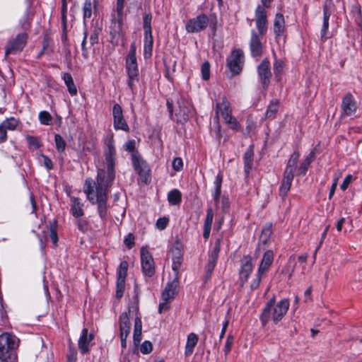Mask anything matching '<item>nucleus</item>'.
<instances>
[{
  "label": "nucleus",
  "mask_w": 362,
  "mask_h": 362,
  "mask_svg": "<svg viewBox=\"0 0 362 362\" xmlns=\"http://www.w3.org/2000/svg\"><path fill=\"white\" fill-rule=\"evenodd\" d=\"M273 0H261L255 12V20L257 33L252 30L250 40V50L252 57H260L263 53V44L261 37L267 33L268 28L267 8L271 6Z\"/></svg>",
  "instance_id": "f257e3e1"
},
{
  "label": "nucleus",
  "mask_w": 362,
  "mask_h": 362,
  "mask_svg": "<svg viewBox=\"0 0 362 362\" xmlns=\"http://www.w3.org/2000/svg\"><path fill=\"white\" fill-rule=\"evenodd\" d=\"M104 156L105 159L106 170H99L96 178V182H94V189L95 192H105L107 194L108 188L112 185L115 178V157L116 150L114 141L111 139L105 150Z\"/></svg>",
  "instance_id": "f03ea898"
},
{
  "label": "nucleus",
  "mask_w": 362,
  "mask_h": 362,
  "mask_svg": "<svg viewBox=\"0 0 362 362\" xmlns=\"http://www.w3.org/2000/svg\"><path fill=\"white\" fill-rule=\"evenodd\" d=\"M83 192L88 200L92 204H98V212L102 219H105L107 215V194L105 192H95L94 194V183L92 179H86L84 184Z\"/></svg>",
  "instance_id": "7ed1b4c3"
},
{
  "label": "nucleus",
  "mask_w": 362,
  "mask_h": 362,
  "mask_svg": "<svg viewBox=\"0 0 362 362\" xmlns=\"http://www.w3.org/2000/svg\"><path fill=\"white\" fill-rule=\"evenodd\" d=\"M126 70L128 75L127 84L132 90L135 82L139 81V69L136 58V45L132 42L126 59Z\"/></svg>",
  "instance_id": "20e7f679"
},
{
  "label": "nucleus",
  "mask_w": 362,
  "mask_h": 362,
  "mask_svg": "<svg viewBox=\"0 0 362 362\" xmlns=\"http://www.w3.org/2000/svg\"><path fill=\"white\" fill-rule=\"evenodd\" d=\"M274 256V252L271 250H267L264 253L259 266L257 269L256 277L252 280L250 284V288L252 291L256 290L259 287L262 276L264 274L267 272L273 263Z\"/></svg>",
  "instance_id": "39448f33"
},
{
  "label": "nucleus",
  "mask_w": 362,
  "mask_h": 362,
  "mask_svg": "<svg viewBox=\"0 0 362 362\" xmlns=\"http://www.w3.org/2000/svg\"><path fill=\"white\" fill-rule=\"evenodd\" d=\"M243 64L244 53L243 50L240 49L233 50L226 59V66L230 73L229 77L232 78L239 74L243 69Z\"/></svg>",
  "instance_id": "423d86ee"
},
{
  "label": "nucleus",
  "mask_w": 362,
  "mask_h": 362,
  "mask_svg": "<svg viewBox=\"0 0 362 362\" xmlns=\"http://www.w3.org/2000/svg\"><path fill=\"white\" fill-rule=\"evenodd\" d=\"M18 346V339L13 334L4 332L0 334V360H6L9 356V351L16 349Z\"/></svg>",
  "instance_id": "0eeeda50"
},
{
  "label": "nucleus",
  "mask_w": 362,
  "mask_h": 362,
  "mask_svg": "<svg viewBox=\"0 0 362 362\" xmlns=\"http://www.w3.org/2000/svg\"><path fill=\"white\" fill-rule=\"evenodd\" d=\"M231 112L232 110L230 107V104L228 100L225 97H223L222 98V101L216 104V115L221 113L226 123L230 125L231 129H239L240 125L237 119L233 117ZM217 117L218 115H216V117Z\"/></svg>",
  "instance_id": "6e6552de"
},
{
  "label": "nucleus",
  "mask_w": 362,
  "mask_h": 362,
  "mask_svg": "<svg viewBox=\"0 0 362 362\" xmlns=\"http://www.w3.org/2000/svg\"><path fill=\"white\" fill-rule=\"evenodd\" d=\"M209 23V18L205 13L189 19L186 25V31L189 33H197L205 30Z\"/></svg>",
  "instance_id": "1a4fd4ad"
},
{
  "label": "nucleus",
  "mask_w": 362,
  "mask_h": 362,
  "mask_svg": "<svg viewBox=\"0 0 362 362\" xmlns=\"http://www.w3.org/2000/svg\"><path fill=\"white\" fill-rule=\"evenodd\" d=\"M28 37L27 33H22L18 34L14 39L10 40L5 48L6 56L8 54H16L23 51L27 43Z\"/></svg>",
  "instance_id": "9d476101"
},
{
  "label": "nucleus",
  "mask_w": 362,
  "mask_h": 362,
  "mask_svg": "<svg viewBox=\"0 0 362 362\" xmlns=\"http://www.w3.org/2000/svg\"><path fill=\"white\" fill-rule=\"evenodd\" d=\"M131 307H129L128 311L122 313L119 317V337L121 340V346L125 348L127 346V338L131 331V322L129 315L132 313Z\"/></svg>",
  "instance_id": "9b49d317"
},
{
  "label": "nucleus",
  "mask_w": 362,
  "mask_h": 362,
  "mask_svg": "<svg viewBox=\"0 0 362 362\" xmlns=\"http://www.w3.org/2000/svg\"><path fill=\"white\" fill-rule=\"evenodd\" d=\"M221 250V240L217 239L215 242L213 250L209 255L208 262L204 267V279L207 281L211 277L216 265L218 254Z\"/></svg>",
  "instance_id": "f8f14e48"
},
{
  "label": "nucleus",
  "mask_w": 362,
  "mask_h": 362,
  "mask_svg": "<svg viewBox=\"0 0 362 362\" xmlns=\"http://www.w3.org/2000/svg\"><path fill=\"white\" fill-rule=\"evenodd\" d=\"M132 160L134 168L141 177V180L148 183L150 181V169L146 162L137 153L132 154Z\"/></svg>",
  "instance_id": "ddd939ff"
},
{
  "label": "nucleus",
  "mask_w": 362,
  "mask_h": 362,
  "mask_svg": "<svg viewBox=\"0 0 362 362\" xmlns=\"http://www.w3.org/2000/svg\"><path fill=\"white\" fill-rule=\"evenodd\" d=\"M141 263L144 274L151 277L155 274V264L153 258L150 252L142 247L141 249Z\"/></svg>",
  "instance_id": "4468645a"
},
{
  "label": "nucleus",
  "mask_w": 362,
  "mask_h": 362,
  "mask_svg": "<svg viewBox=\"0 0 362 362\" xmlns=\"http://www.w3.org/2000/svg\"><path fill=\"white\" fill-rule=\"evenodd\" d=\"M257 70L262 88L264 90H267L269 87L272 76L269 59L267 58L264 59L257 66Z\"/></svg>",
  "instance_id": "2eb2a0df"
},
{
  "label": "nucleus",
  "mask_w": 362,
  "mask_h": 362,
  "mask_svg": "<svg viewBox=\"0 0 362 362\" xmlns=\"http://www.w3.org/2000/svg\"><path fill=\"white\" fill-rule=\"evenodd\" d=\"M180 274H175L174 278L168 281L161 293L163 300L173 299L178 293Z\"/></svg>",
  "instance_id": "dca6fc26"
},
{
  "label": "nucleus",
  "mask_w": 362,
  "mask_h": 362,
  "mask_svg": "<svg viewBox=\"0 0 362 362\" xmlns=\"http://www.w3.org/2000/svg\"><path fill=\"white\" fill-rule=\"evenodd\" d=\"M127 269L128 263L126 261L122 262L117 270L116 297L118 299L121 298L124 294Z\"/></svg>",
  "instance_id": "f3484780"
},
{
  "label": "nucleus",
  "mask_w": 362,
  "mask_h": 362,
  "mask_svg": "<svg viewBox=\"0 0 362 362\" xmlns=\"http://www.w3.org/2000/svg\"><path fill=\"white\" fill-rule=\"evenodd\" d=\"M252 258L250 255H245L240 261L239 272L240 285L243 286L247 282L251 272L253 270Z\"/></svg>",
  "instance_id": "a211bd4d"
},
{
  "label": "nucleus",
  "mask_w": 362,
  "mask_h": 362,
  "mask_svg": "<svg viewBox=\"0 0 362 362\" xmlns=\"http://www.w3.org/2000/svg\"><path fill=\"white\" fill-rule=\"evenodd\" d=\"M112 116L114 119V127L115 129H121L129 132V127L124 118L122 109L119 104H115L112 108Z\"/></svg>",
  "instance_id": "6ab92c4d"
},
{
  "label": "nucleus",
  "mask_w": 362,
  "mask_h": 362,
  "mask_svg": "<svg viewBox=\"0 0 362 362\" xmlns=\"http://www.w3.org/2000/svg\"><path fill=\"white\" fill-rule=\"evenodd\" d=\"M124 2L125 0H117L116 11L117 14V19L114 21V30L110 31V35L112 36V40L115 39L117 35H119L122 30Z\"/></svg>",
  "instance_id": "aec40b11"
},
{
  "label": "nucleus",
  "mask_w": 362,
  "mask_h": 362,
  "mask_svg": "<svg viewBox=\"0 0 362 362\" xmlns=\"http://www.w3.org/2000/svg\"><path fill=\"white\" fill-rule=\"evenodd\" d=\"M357 110L356 103L351 93H348L342 99L341 110L342 116H351L355 114Z\"/></svg>",
  "instance_id": "412c9836"
},
{
  "label": "nucleus",
  "mask_w": 362,
  "mask_h": 362,
  "mask_svg": "<svg viewBox=\"0 0 362 362\" xmlns=\"http://www.w3.org/2000/svg\"><path fill=\"white\" fill-rule=\"evenodd\" d=\"M332 6V0H326L323 6V24L320 31V37L322 41L327 39L326 35L329 28V19L332 14L331 8Z\"/></svg>",
  "instance_id": "4be33fe9"
},
{
  "label": "nucleus",
  "mask_w": 362,
  "mask_h": 362,
  "mask_svg": "<svg viewBox=\"0 0 362 362\" xmlns=\"http://www.w3.org/2000/svg\"><path fill=\"white\" fill-rule=\"evenodd\" d=\"M289 305L290 303L288 299H283L274 305L272 321L274 324H277L283 319L289 308Z\"/></svg>",
  "instance_id": "5701e85b"
},
{
  "label": "nucleus",
  "mask_w": 362,
  "mask_h": 362,
  "mask_svg": "<svg viewBox=\"0 0 362 362\" xmlns=\"http://www.w3.org/2000/svg\"><path fill=\"white\" fill-rule=\"evenodd\" d=\"M171 252L173 255L172 260V269L175 274H180V269L182 262L183 253L181 250V246L179 243H176L172 248Z\"/></svg>",
  "instance_id": "b1692460"
},
{
  "label": "nucleus",
  "mask_w": 362,
  "mask_h": 362,
  "mask_svg": "<svg viewBox=\"0 0 362 362\" xmlns=\"http://www.w3.org/2000/svg\"><path fill=\"white\" fill-rule=\"evenodd\" d=\"M93 338L94 335L93 334H88L87 328L83 329L81 335L78 341V349L82 354H87L89 351V345Z\"/></svg>",
  "instance_id": "393cba45"
},
{
  "label": "nucleus",
  "mask_w": 362,
  "mask_h": 362,
  "mask_svg": "<svg viewBox=\"0 0 362 362\" xmlns=\"http://www.w3.org/2000/svg\"><path fill=\"white\" fill-rule=\"evenodd\" d=\"M275 304V298H271L265 307L264 308L259 319L263 327H265L270 320H272L274 316V305Z\"/></svg>",
  "instance_id": "a878e982"
},
{
  "label": "nucleus",
  "mask_w": 362,
  "mask_h": 362,
  "mask_svg": "<svg viewBox=\"0 0 362 362\" xmlns=\"http://www.w3.org/2000/svg\"><path fill=\"white\" fill-rule=\"evenodd\" d=\"M70 206L71 213L74 218H78L84 215L83 204L81 202V199L71 197Z\"/></svg>",
  "instance_id": "bb28decb"
},
{
  "label": "nucleus",
  "mask_w": 362,
  "mask_h": 362,
  "mask_svg": "<svg viewBox=\"0 0 362 362\" xmlns=\"http://www.w3.org/2000/svg\"><path fill=\"white\" fill-rule=\"evenodd\" d=\"M293 177L294 175L285 174L284 173L283 180L281 182V185L279 187V195L283 199L287 196V194L291 189Z\"/></svg>",
  "instance_id": "cd10ccee"
},
{
  "label": "nucleus",
  "mask_w": 362,
  "mask_h": 362,
  "mask_svg": "<svg viewBox=\"0 0 362 362\" xmlns=\"http://www.w3.org/2000/svg\"><path fill=\"white\" fill-rule=\"evenodd\" d=\"M285 20L281 13H277L274 21V33L276 38L280 37L284 32Z\"/></svg>",
  "instance_id": "c85d7f7f"
},
{
  "label": "nucleus",
  "mask_w": 362,
  "mask_h": 362,
  "mask_svg": "<svg viewBox=\"0 0 362 362\" xmlns=\"http://www.w3.org/2000/svg\"><path fill=\"white\" fill-rule=\"evenodd\" d=\"M214 219V211L212 208L209 207L206 210V216L204 224L203 237L207 240L210 235L211 225Z\"/></svg>",
  "instance_id": "c756f323"
},
{
  "label": "nucleus",
  "mask_w": 362,
  "mask_h": 362,
  "mask_svg": "<svg viewBox=\"0 0 362 362\" xmlns=\"http://www.w3.org/2000/svg\"><path fill=\"white\" fill-rule=\"evenodd\" d=\"M142 322L140 316H136L134 320L133 339L134 344L137 346L142 339Z\"/></svg>",
  "instance_id": "7c9ffc66"
},
{
  "label": "nucleus",
  "mask_w": 362,
  "mask_h": 362,
  "mask_svg": "<svg viewBox=\"0 0 362 362\" xmlns=\"http://www.w3.org/2000/svg\"><path fill=\"white\" fill-rule=\"evenodd\" d=\"M300 154L298 152L295 151L290 157L286 169L284 170L285 174H289L294 175V173L296 170V165L299 159Z\"/></svg>",
  "instance_id": "2f4dec72"
},
{
  "label": "nucleus",
  "mask_w": 362,
  "mask_h": 362,
  "mask_svg": "<svg viewBox=\"0 0 362 362\" xmlns=\"http://www.w3.org/2000/svg\"><path fill=\"white\" fill-rule=\"evenodd\" d=\"M198 342V337L194 333H190L187 336L185 354L187 356L192 354L194 348Z\"/></svg>",
  "instance_id": "473e14b6"
},
{
  "label": "nucleus",
  "mask_w": 362,
  "mask_h": 362,
  "mask_svg": "<svg viewBox=\"0 0 362 362\" xmlns=\"http://www.w3.org/2000/svg\"><path fill=\"white\" fill-rule=\"evenodd\" d=\"M144 57L145 59H148L152 56L153 38L152 34L144 35Z\"/></svg>",
  "instance_id": "72a5a7b5"
},
{
  "label": "nucleus",
  "mask_w": 362,
  "mask_h": 362,
  "mask_svg": "<svg viewBox=\"0 0 362 362\" xmlns=\"http://www.w3.org/2000/svg\"><path fill=\"white\" fill-rule=\"evenodd\" d=\"M279 107V101L277 99L271 100L265 113V117L269 119H274L276 117Z\"/></svg>",
  "instance_id": "f704fd0d"
},
{
  "label": "nucleus",
  "mask_w": 362,
  "mask_h": 362,
  "mask_svg": "<svg viewBox=\"0 0 362 362\" xmlns=\"http://www.w3.org/2000/svg\"><path fill=\"white\" fill-rule=\"evenodd\" d=\"M272 223H267L262 228V233L259 235V243L262 245H266L271 237V235L272 233Z\"/></svg>",
  "instance_id": "c9c22d12"
},
{
  "label": "nucleus",
  "mask_w": 362,
  "mask_h": 362,
  "mask_svg": "<svg viewBox=\"0 0 362 362\" xmlns=\"http://www.w3.org/2000/svg\"><path fill=\"white\" fill-rule=\"evenodd\" d=\"M253 151L251 149L247 150L243 156L244 169L246 175H248L253 165Z\"/></svg>",
  "instance_id": "e433bc0d"
},
{
  "label": "nucleus",
  "mask_w": 362,
  "mask_h": 362,
  "mask_svg": "<svg viewBox=\"0 0 362 362\" xmlns=\"http://www.w3.org/2000/svg\"><path fill=\"white\" fill-rule=\"evenodd\" d=\"M315 159V154L313 152H310L305 159L300 163L298 168V175H305L308 169L309 165Z\"/></svg>",
  "instance_id": "4c0bfd02"
},
{
  "label": "nucleus",
  "mask_w": 362,
  "mask_h": 362,
  "mask_svg": "<svg viewBox=\"0 0 362 362\" xmlns=\"http://www.w3.org/2000/svg\"><path fill=\"white\" fill-rule=\"evenodd\" d=\"M63 79L67 86L69 93L71 95H76L77 94V88L74 84L71 75L69 73H66L64 74Z\"/></svg>",
  "instance_id": "58836bf2"
},
{
  "label": "nucleus",
  "mask_w": 362,
  "mask_h": 362,
  "mask_svg": "<svg viewBox=\"0 0 362 362\" xmlns=\"http://www.w3.org/2000/svg\"><path fill=\"white\" fill-rule=\"evenodd\" d=\"M168 200L171 205H178L182 201V194L178 189H173L168 194Z\"/></svg>",
  "instance_id": "ea45409f"
},
{
  "label": "nucleus",
  "mask_w": 362,
  "mask_h": 362,
  "mask_svg": "<svg viewBox=\"0 0 362 362\" xmlns=\"http://www.w3.org/2000/svg\"><path fill=\"white\" fill-rule=\"evenodd\" d=\"M18 120L14 117H11L4 120L0 125L4 127L6 130H14L18 125Z\"/></svg>",
  "instance_id": "a19ab883"
},
{
  "label": "nucleus",
  "mask_w": 362,
  "mask_h": 362,
  "mask_svg": "<svg viewBox=\"0 0 362 362\" xmlns=\"http://www.w3.org/2000/svg\"><path fill=\"white\" fill-rule=\"evenodd\" d=\"M151 20L152 16L151 14H144L143 17V28L144 30V35L152 34L151 30Z\"/></svg>",
  "instance_id": "79ce46f5"
},
{
  "label": "nucleus",
  "mask_w": 362,
  "mask_h": 362,
  "mask_svg": "<svg viewBox=\"0 0 362 362\" xmlns=\"http://www.w3.org/2000/svg\"><path fill=\"white\" fill-rule=\"evenodd\" d=\"M295 266H296L295 257L291 256V257H290V258L288 259L287 266L283 269L282 272L287 274L288 276V278H291L294 272Z\"/></svg>",
  "instance_id": "37998d69"
},
{
  "label": "nucleus",
  "mask_w": 362,
  "mask_h": 362,
  "mask_svg": "<svg viewBox=\"0 0 362 362\" xmlns=\"http://www.w3.org/2000/svg\"><path fill=\"white\" fill-rule=\"evenodd\" d=\"M54 141L56 144V148L59 153H63L65 151L66 142L62 136L59 134H55Z\"/></svg>",
  "instance_id": "c03bdc74"
},
{
  "label": "nucleus",
  "mask_w": 362,
  "mask_h": 362,
  "mask_svg": "<svg viewBox=\"0 0 362 362\" xmlns=\"http://www.w3.org/2000/svg\"><path fill=\"white\" fill-rule=\"evenodd\" d=\"M177 103L179 110L176 112V115H179L180 119L187 120L189 117V115L190 114V108L185 106L182 107L179 102Z\"/></svg>",
  "instance_id": "a18cd8bd"
},
{
  "label": "nucleus",
  "mask_w": 362,
  "mask_h": 362,
  "mask_svg": "<svg viewBox=\"0 0 362 362\" xmlns=\"http://www.w3.org/2000/svg\"><path fill=\"white\" fill-rule=\"evenodd\" d=\"M92 16V4L90 0H86L83 6V17L86 20Z\"/></svg>",
  "instance_id": "49530a36"
},
{
  "label": "nucleus",
  "mask_w": 362,
  "mask_h": 362,
  "mask_svg": "<svg viewBox=\"0 0 362 362\" xmlns=\"http://www.w3.org/2000/svg\"><path fill=\"white\" fill-rule=\"evenodd\" d=\"M52 119V117L47 111H41L39 113V120L42 124L49 125Z\"/></svg>",
  "instance_id": "de8ad7c7"
},
{
  "label": "nucleus",
  "mask_w": 362,
  "mask_h": 362,
  "mask_svg": "<svg viewBox=\"0 0 362 362\" xmlns=\"http://www.w3.org/2000/svg\"><path fill=\"white\" fill-rule=\"evenodd\" d=\"M202 78L207 81L210 78V64L208 62H205L202 65Z\"/></svg>",
  "instance_id": "09e8293b"
},
{
  "label": "nucleus",
  "mask_w": 362,
  "mask_h": 362,
  "mask_svg": "<svg viewBox=\"0 0 362 362\" xmlns=\"http://www.w3.org/2000/svg\"><path fill=\"white\" fill-rule=\"evenodd\" d=\"M234 337L232 334L227 336L226 341L223 348V351L226 355L228 354L231 350L232 345L233 344Z\"/></svg>",
  "instance_id": "8fccbe9b"
},
{
  "label": "nucleus",
  "mask_w": 362,
  "mask_h": 362,
  "mask_svg": "<svg viewBox=\"0 0 362 362\" xmlns=\"http://www.w3.org/2000/svg\"><path fill=\"white\" fill-rule=\"evenodd\" d=\"M76 224L77 225L78 229L83 233L86 232L88 229V223L86 220L77 219Z\"/></svg>",
  "instance_id": "3c124183"
},
{
  "label": "nucleus",
  "mask_w": 362,
  "mask_h": 362,
  "mask_svg": "<svg viewBox=\"0 0 362 362\" xmlns=\"http://www.w3.org/2000/svg\"><path fill=\"white\" fill-rule=\"evenodd\" d=\"M152 344L149 341H145L141 345L140 351L143 354H148L152 351Z\"/></svg>",
  "instance_id": "603ef678"
},
{
  "label": "nucleus",
  "mask_w": 362,
  "mask_h": 362,
  "mask_svg": "<svg viewBox=\"0 0 362 362\" xmlns=\"http://www.w3.org/2000/svg\"><path fill=\"white\" fill-rule=\"evenodd\" d=\"M77 351L74 348L69 347V353L67 354L68 362H76Z\"/></svg>",
  "instance_id": "864d4df0"
},
{
  "label": "nucleus",
  "mask_w": 362,
  "mask_h": 362,
  "mask_svg": "<svg viewBox=\"0 0 362 362\" xmlns=\"http://www.w3.org/2000/svg\"><path fill=\"white\" fill-rule=\"evenodd\" d=\"M173 168L175 171H180L183 168V162L181 158H175L173 160Z\"/></svg>",
  "instance_id": "5fc2aeb1"
},
{
  "label": "nucleus",
  "mask_w": 362,
  "mask_h": 362,
  "mask_svg": "<svg viewBox=\"0 0 362 362\" xmlns=\"http://www.w3.org/2000/svg\"><path fill=\"white\" fill-rule=\"evenodd\" d=\"M87 37H88V33H87V31L85 30L83 33V40L81 42L82 54L84 58H88V49L86 47Z\"/></svg>",
  "instance_id": "6e6d98bb"
},
{
  "label": "nucleus",
  "mask_w": 362,
  "mask_h": 362,
  "mask_svg": "<svg viewBox=\"0 0 362 362\" xmlns=\"http://www.w3.org/2000/svg\"><path fill=\"white\" fill-rule=\"evenodd\" d=\"M124 243L126 246L131 249L134 245V236L132 233H129L124 238Z\"/></svg>",
  "instance_id": "4d7b16f0"
},
{
  "label": "nucleus",
  "mask_w": 362,
  "mask_h": 362,
  "mask_svg": "<svg viewBox=\"0 0 362 362\" xmlns=\"http://www.w3.org/2000/svg\"><path fill=\"white\" fill-rule=\"evenodd\" d=\"M26 139L29 145L34 146L35 148H38L40 146L39 139L37 137L28 135Z\"/></svg>",
  "instance_id": "13d9d810"
},
{
  "label": "nucleus",
  "mask_w": 362,
  "mask_h": 362,
  "mask_svg": "<svg viewBox=\"0 0 362 362\" xmlns=\"http://www.w3.org/2000/svg\"><path fill=\"white\" fill-rule=\"evenodd\" d=\"M284 62L281 60H276L274 63V71L276 75L280 74L283 71Z\"/></svg>",
  "instance_id": "bf43d9fd"
},
{
  "label": "nucleus",
  "mask_w": 362,
  "mask_h": 362,
  "mask_svg": "<svg viewBox=\"0 0 362 362\" xmlns=\"http://www.w3.org/2000/svg\"><path fill=\"white\" fill-rule=\"evenodd\" d=\"M223 182V175L221 173H218L214 180L215 190L221 191V185Z\"/></svg>",
  "instance_id": "052dcab7"
},
{
  "label": "nucleus",
  "mask_w": 362,
  "mask_h": 362,
  "mask_svg": "<svg viewBox=\"0 0 362 362\" xmlns=\"http://www.w3.org/2000/svg\"><path fill=\"white\" fill-rule=\"evenodd\" d=\"M168 221V218L165 217L159 218L156 221V227L160 230H163L166 228Z\"/></svg>",
  "instance_id": "680f3d73"
},
{
  "label": "nucleus",
  "mask_w": 362,
  "mask_h": 362,
  "mask_svg": "<svg viewBox=\"0 0 362 362\" xmlns=\"http://www.w3.org/2000/svg\"><path fill=\"white\" fill-rule=\"evenodd\" d=\"M352 180H353L352 175H347L346 176V177L344 179L343 182L340 185L341 189L343 191H345L348 188L349 184L351 182Z\"/></svg>",
  "instance_id": "e2e57ef3"
},
{
  "label": "nucleus",
  "mask_w": 362,
  "mask_h": 362,
  "mask_svg": "<svg viewBox=\"0 0 362 362\" xmlns=\"http://www.w3.org/2000/svg\"><path fill=\"white\" fill-rule=\"evenodd\" d=\"M42 158V162H43V165L47 169V170H51L53 168V163L52 161L51 160V159L49 158L48 156H45V155H42L41 156Z\"/></svg>",
  "instance_id": "0e129e2a"
},
{
  "label": "nucleus",
  "mask_w": 362,
  "mask_h": 362,
  "mask_svg": "<svg viewBox=\"0 0 362 362\" xmlns=\"http://www.w3.org/2000/svg\"><path fill=\"white\" fill-rule=\"evenodd\" d=\"M124 149L129 152H134L135 149V141L134 139L128 141L124 145Z\"/></svg>",
  "instance_id": "69168bd1"
},
{
  "label": "nucleus",
  "mask_w": 362,
  "mask_h": 362,
  "mask_svg": "<svg viewBox=\"0 0 362 362\" xmlns=\"http://www.w3.org/2000/svg\"><path fill=\"white\" fill-rule=\"evenodd\" d=\"M50 238L53 244L57 245L58 242L57 233L53 227L50 228Z\"/></svg>",
  "instance_id": "338daca9"
},
{
  "label": "nucleus",
  "mask_w": 362,
  "mask_h": 362,
  "mask_svg": "<svg viewBox=\"0 0 362 362\" xmlns=\"http://www.w3.org/2000/svg\"><path fill=\"white\" fill-rule=\"evenodd\" d=\"M169 309L168 300H163L162 303L159 304L158 306V312L162 313Z\"/></svg>",
  "instance_id": "774afa93"
}]
</instances>
